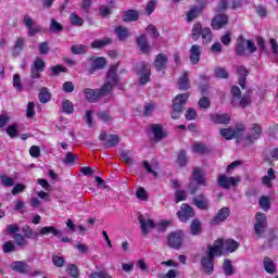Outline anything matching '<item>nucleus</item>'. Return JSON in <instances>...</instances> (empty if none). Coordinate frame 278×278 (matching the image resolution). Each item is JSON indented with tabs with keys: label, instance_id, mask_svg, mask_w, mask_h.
<instances>
[{
	"label": "nucleus",
	"instance_id": "obj_1",
	"mask_svg": "<svg viewBox=\"0 0 278 278\" xmlns=\"http://www.w3.org/2000/svg\"><path fill=\"white\" fill-rule=\"evenodd\" d=\"M240 247V243L233 239H217L213 245H210V255H217L220 257L223 251L226 253H233Z\"/></svg>",
	"mask_w": 278,
	"mask_h": 278
},
{
	"label": "nucleus",
	"instance_id": "obj_2",
	"mask_svg": "<svg viewBox=\"0 0 278 278\" xmlns=\"http://www.w3.org/2000/svg\"><path fill=\"white\" fill-rule=\"evenodd\" d=\"M118 71V67L116 65H112L106 74V81L103 84V86L98 89L100 92V97H108L112 94V90H114V86L118 84V75H116V72Z\"/></svg>",
	"mask_w": 278,
	"mask_h": 278
},
{
	"label": "nucleus",
	"instance_id": "obj_3",
	"mask_svg": "<svg viewBox=\"0 0 278 278\" xmlns=\"http://www.w3.org/2000/svg\"><path fill=\"white\" fill-rule=\"evenodd\" d=\"M189 98L190 93H179L174 98L172 112V118H174V121H177V118L184 114V110L186 109V103L188 102Z\"/></svg>",
	"mask_w": 278,
	"mask_h": 278
},
{
	"label": "nucleus",
	"instance_id": "obj_4",
	"mask_svg": "<svg viewBox=\"0 0 278 278\" xmlns=\"http://www.w3.org/2000/svg\"><path fill=\"white\" fill-rule=\"evenodd\" d=\"M108 62L103 56H91L87 60L86 70L89 75H94L97 71H101V68H105Z\"/></svg>",
	"mask_w": 278,
	"mask_h": 278
},
{
	"label": "nucleus",
	"instance_id": "obj_5",
	"mask_svg": "<svg viewBox=\"0 0 278 278\" xmlns=\"http://www.w3.org/2000/svg\"><path fill=\"white\" fill-rule=\"evenodd\" d=\"M137 75H139L140 86H144L151 81V65L149 63H140L137 66Z\"/></svg>",
	"mask_w": 278,
	"mask_h": 278
},
{
	"label": "nucleus",
	"instance_id": "obj_6",
	"mask_svg": "<svg viewBox=\"0 0 278 278\" xmlns=\"http://www.w3.org/2000/svg\"><path fill=\"white\" fill-rule=\"evenodd\" d=\"M138 220L143 236H149L151 230L155 229V222L150 216L139 215Z\"/></svg>",
	"mask_w": 278,
	"mask_h": 278
},
{
	"label": "nucleus",
	"instance_id": "obj_7",
	"mask_svg": "<svg viewBox=\"0 0 278 278\" xmlns=\"http://www.w3.org/2000/svg\"><path fill=\"white\" fill-rule=\"evenodd\" d=\"M217 184L220 188L230 190L231 187L238 186V184H240V177H227L225 174H222L217 178Z\"/></svg>",
	"mask_w": 278,
	"mask_h": 278
},
{
	"label": "nucleus",
	"instance_id": "obj_8",
	"mask_svg": "<svg viewBox=\"0 0 278 278\" xmlns=\"http://www.w3.org/2000/svg\"><path fill=\"white\" fill-rule=\"evenodd\" d=\"M184 243V232L177 231V232H170L167 236V244L170 247V249H175L176 251H179L181 249V244Z\"/></svg>",
	"mask_w": 278,
	"mask_h": 278
},
{
	"label": "nucleus",
	"instance_id": "obj_9",
	"mask_svg": "<svg viewBox=\"0 0 278 278\" xmlns=\"http://www.w3.org/2000/svg\"><path fill=\"white\" fill-rule=\"evenodd\" d=\"M177 216L181 223H188L190 218H194V208L189 206L187 203L181 204L180 211L177 213Z\"/></svg>",
	"mask_w": 278,
	"mask_h": 278
},
{
	"label": "nucleus",
	"instance_id": "obj_10",
	"mask_svg": "<svg viewBox=\"0 0 278 278\" xmlns=\"http://www.w3.org/2000/svg\"><path fill=\"white\" fill-rule=\"evenodd\" d=\"M214 257H218V254L211 255L208 245L207 256H204L201 260L203 270L206 275H212V273H214Z\"/></svg>",
	"mask_w": 278,
	"mask_h": 278
},
{
	"label": "nucleus",
	"instance_id": "obj_11",
	"mask_svg": "<svg viewBox=\"0 0 278 278\" xmlns=\"http://www.w3.org/2000/svg\"><path fill=\"white\" fill-rule=\"evenodd\" d=\"M24 25L27 27L28 36L30 38H34L36 34H40V31H42V26L36 25V22H34L29 15L24 16Z\"/></svg>",
	"mask_w": 278,
	"mask_h": 278
},
{
	"label": "nucleus",
	"instance_id": "obj_12",
	"mask_svg": "<svg viewBox=\"0 0 278 278\" xmlns=\"http://www.w3.org/2000/svg\"><path fill=\"white\" fill-rule=\"evenodd\" d=\"M99 140L104 142L105 149H112V147H116L118 142H121V137L118 135H109L105 132H101L99 136Z\"/></svg>",
	"mask_w": 278,
	"mask_h": 278
},
{
	"label": "nucleus",
	"instance_id": "obj_13",
	"mask_svg": "<svg viewBox=\"0 0 278 278\" xmlns=\"http://www.w3.org/2000/svg\"><path fill=\"white\" fill-rule=\"evenodd\" d=\"M10 266L12 270L20 273L21 275H27V273L31 270V266H29V264H27L25 261H15L11 263Z\"/></svg>",
	"mask_w": 278,
	"mask_h": 278
},
{
	"label": "nucleus",
	"instance_id": "obj_14",
	"mask_svg": "<svg viewBox=\"0 0 278 278\" xmlns=\"http://www.w3.org/2000/svg\"><path fill=\"white\" fill-rule=\"evenodd\" d=\"M154 68L157 72L165 71L168 64V54L166 53H159L154 59Z\"/></svg>",
	"mask_w": 278,
	"mask_h": 278
},
{
	"label": "nucleus",
	"instance_id": "obj_15",
	"mask_svg": "<svg viewBox=\"0 0 278 278\" xmlns=\"http://www.w3.org/2000/svg\"><path fill=\"white\" fill-rule=\"evenodd\" d=\"M203 51V48L199 45L191 46L189 50V59L191 64H199L201 60V53Z\"/></svg>",
	"mask_w": 278,
	"mask_h": 278
},
{
	"label": "nucleus",
	"instance_id": "obj_16",
	"mask_svg": "<svg viewBox=\"0 0 278 278\" xmlns=\"http://www.w3.org/2000/svg\"><path fill=\"white\" fill-rule=\"evenodd\" d=\"M227 23H229V16L225 14H218L212 20V27L213 29H223Z\"/></svg>",
	"mask_w": 278,
	"mask_h": 278
},
{
	"label": "nucleus",
	"instance_id": "obj_17",
	"mask_svg": "<svg viewBox=\"0 0 278 278\" xmlns=\"http://www.w3.org/2000/svg\"><path fill=\"white\" fill-rule=\"evenodd\" d=\"M83 93L85 94V97H86L87 101H89V103H97V101H99V99H102L99 89L86 88V89H84Z\"/></svg>",
	"mask_w": 278,
	"mask_h": 278
},
{
	"label": "nucleus",
	"instance_id": "obj_18",
	"mask_svg": "<svg viewBox=\"0 0 278 278\" xmlns=\"http://www.w3.org/2000/svg\"><path fill=\"white\" fill-rule=\"evenodd\" d=\"M211 121L212 123H215V125H229V123H231V116H229L227 113H216L211 115Z\"/></svg>",
	"mask_w": 278,
	"mask_h": 278
},
{
	"label": "nucleus",
	"instance_id": "obj_19",
	"mask_svg": "<svg viewBox=\"0 0 278 278\" xmlns=\"http://www.w3.org/2000/svg\"><path fill=\"white\" fill-rule=\"evenodd\" d=\"M260 136H262V127H260V125L257 124H254L251 129V132L247 136L245 140L248 144H253V141L257 140Z\"/></svg>",
	"mask_w": 278,
	"mask_h": 278
},
{
	"label": "nucleus",
	"instance_id": "obj_20",
	"mask_svg": "<svg viewBox=\"0 0 278 278\" xmlns=\"http://www.w3.org/2000/svg\"><path fill=\"white\" fill-rule=\"evenodd\" d=\"M229 207H223L217 212V215L213 218L212 225H218V223H223L229 218Z\"/></svg>",
	"mask_w": 278,
	"mask_h": 278
},
{
	"label": "nucleus",
	"instance_id": "obj_21",
	"mask_svg": "<svg viewBox=\"0 0 278 278\" xmlns=\"http://www.w3.org/2000/svg\"><path fill=\"white\" fill-rule=\"evenodd\" d=\"M277 179V175H275V169L269 168L267 170V175L262 178V184L266 188H273V181Z\"/></svg>",
	"mask_w": 278,
	"mask_h": 278
},
{
	"label": "nucleus",
	"instance_id": "obj_22",
	"mask_svg": "<svg viewBox=\"0 0 278 278\" xmlns=\"http://www.w3.org/2000/svg\"><path fill=\"white\" fill-rule=\"evenodd\" d=\"M193 203L199 207V210H207V207H210V200H207L203 194L193 198Z\"/></svg>",
	"mask_w": 278,
	"mask_h": 278
},
{
	"label": "nucleus",
	"instance_id": "obj_23",
	"mask_svg": "<svg viewBox=\"0 0 278 278\" xmlns=\"http://www.w3.org/2000/svg\"><path fill=\"white\" fill-rule=\"evenodd\" d=\"M179 90H189L190 88V76L188 72H185L178 79Z\"/></svg>",
	"mask_w": 278,
	"mask_h": 278
},
{
	"label": "nucleus",
	"instance_id": "obj_24",
	"mask_svg": "<svg viewBox=\"0 0 278 278\" xmlns=\"http://www.w3.org/2000/svg\"><path fill=\"white\" fill-rule=\"evenodd\" d=\"M150 129L154 136L155 142H160V140L164 138V130L162 129V126H160V124H151Z\"/></svg>",
	"mask_w": 278,
	"mask_h": 278
},
{
	"label": "nucleus",
	"instance_id": "obj_25",
	"mask_svg": "<svg viewBox=\"0 0 278 278\" xmlns=\"http://www.w3.org/2000/svg\"><path fill=\"white\" fill-rule=\"evenodd\" d=\"M192 177L199 186H207V180L205 179V177H203V173L201 172V168L199 167L193 168Z\"/></svg>",
	"mask_w": 278,
	"mask_h": 278
},
{
	"label": "nucleus",
	"instance_id": "obj_26",
	"mask_svg": "<svg viewBox=\"0 0 278 278\" xmlns=\"http://www.w3.org/2000/svg\"><path fill=\"white\" fill-rule=\"evenodd\" d=\"M237 73L240 75L239 77V86H241L242 89H244V84H247V76L249 75V71L247 67L239 65L237 66Z\"/></svg>",
	"mask_w": 278,
	"mask_h": 278
},
{
	"label": "nucleus",
	"instance_id": "obj_27",
	"mask_svg": "<svg viewBox=\"0 0 278 278\" xmlns=\"http://www.w3.org/2000/svg\"><path fill=\"white\" fill-rule=\"evenodd\" d=\"M39 233L41 236H49V233H53L56 238H62V231L55 229L53 226H46L40 228Z\"/></svg>",
	"mask_w": 278,
	"mask_h": 278
},
{
	"label": "nucleus",
	"instance_id": "obj_28",
	"mask_svg": "<svg viewBox=\"0 0 278 278\" xmlns=\"http://www.w3.org/2000/svg\"><path fill=\"white\" fill-rule=\"evenodd\" d=\"M137 45L141 53H149V40L147 39V35H141L137 38Z\"/></svg>",
	"mask_w": 278,
	"mask_h": 278
},
{
	"label": "nucleus",
	"instance_id": "obj_29",
	"mask_svg": "<svg viewBox=\"0 0 278 278\" xmlns=\"http://www.w3.org/2000/svg\"><path fill=\"white\" fill-rule=\"evenodd\" d=\"M263 266H264L266 273H268L269 275L275 274V270H277V267L275 266V263L268 256H266L264 258Z\"/></svg>",
	"mask_w": 278,
	"mask_h": 278
},
{
	"label": "nucleus",
	"instance_id": "obj_30",
	"mask_svg": "<svg viewBox=\"0 0 278 278\" xmlns=\"http://www.w3.org/2000/svg\"><path fill=\"white\" fill-rule=\"evenodd\" d=\"M112 42L111 38L96 39L91 42L92 49H103V47H108Z\"/></svg>",
	"mask_w": 278,
	"mask_h": 278
},
{
	"label": "nucleus",
	"instance_id": "obj_31",
	"mask_svg": "<svg viewBox=\"0 0 278 278\" xmlns=\"http://www.w3.org/2000/svg\"><path fill=\"white\" fill-rule=\"evenodd\" d=\"M139 17L138 11L129 10L123 15V21L124 23H131L138 21Z\"/></svg>",
	"mask_w": 278,
	"mask_h": 278
},
{
	"label": "nucleus",
	"instance_id": "obj_32",
	"mask_svg": "<svg viewBox=\"0 0 278 278\" xmlns=\"http://www.w3.org/2000/svg\"><path fill=\"white\" fill-rule=\"evenodd\" d=\"M22 231L24 237L29 240H38V236H40V232L34 231L29 226H24Z\"/></svg>",
	"mask_w": 278,
	"mask_h": 278
},
{
	"label": "nucleus",
	"instance_id": "obj_33",
	"mask_svg": "<svg viewBox=\"0 0 278 278\" xmlns=\"http://www.w3.org/2000/svg\"><path fill=\"white\" fill-rule=\"evenodd\" d=\"M25 47V39L23 37H18L13 46V55H21L23 48Z\"/></svg>",
	"mask_w": 278,
	"mask_h": 278
},
{
	"label": "nucleus",
	"instance_id": "obj_34",
	"mask_svg": "<svg viewBox=\"0 0 278 278\" xmlns=\"http://www.w3.org/2000/svg\"><path fill=\"white\" fill-rule=\"evenodd\" d=\"M223 270L226 277H231L233 275V262L229 258H226L223 264Z\"/></svg>",
	"mask_w": 278,
	"mask_h": 278
},
{
	"label": "nucleus",
	"instance_id": "obj_35",
	"mask_svg": "<svg viewBox=\"0 0 278 278\" xmlns=\"http://www.w3.org/2000/svg\"><path fill=\"white\" fill-rule=\"evenodd\" d=\"M219 134L222 138H225V140H233L238 132H236L233 128H223L219 130Z\"/></svg>",
	"mask_w": 278,
	"mask_h": 278
},
{
	"label": "nucleus",
	"instance_id": "obj_36",
	"mask_svg": "<svg viewBox=\"0 0 278 278\" xmlns=\"http://www.w3.org/2000/svg\"><path fill=\"white\" fill-rule=\"evenodd\" d=\"M247 51V39L240 37L237 41L236 53L237 55H244Z\"/></svg>",
	"mask_w": 278,
	"mask_h": 278
},
{
	"label": "nucleus",
	"instance_id": "obj_37",
	"mask_svg": "<svg viewBox=\"0 0 278 278\" xmlns=\"http://www.w3.org/2000/svg\"><path fill=\"white\" fill-rule=\"evenodd\" d=\"M254 226L268 227V219L266 218V214L256 213Z\"/></svg>",
	"mask_w": 278,
	"mask_h": 278
},
{
	"label": "nucleus",
	"instance_id": "obj_38",
	"mask_svg": "<svg viewBox=\"0 0 278 278\" xmlns=\"http://www.w3.org/2000/svg\"><path fill=\"white\" fill-rule=\"evenodd\" d=\"M115 34L118 38V40H127V37L129 36V29H127L124 26H117L115 28Z\"/></svg>",
	"mask_w": 278,
	"mask_h": 278
},
{
	"label": "nucleus",
	"instance_id": "obj_39",
	"mask_svg": "<svg viewBox=\"0 0 278 278\" xmlns=\"http://www.w3.org/2000/svg\"><path fill=\"white\" fill-rule=\"evenodd\" d=\"M88 51V46L86 45H73L71 52L73 55H84Z\"/></svg>",
	"mask_w": 278,
	"mask_h": 278
},
{
	"label": "nucleus",
	"instance_id": "obj_40",
	"mask_svg": "<svg viewBox=\"0 0 278 278\" xmlns=\"http://www.w3.org/2000/svg\"><path fill=\"white\" fill-rule=\"evenodd\" d=\"M39 101L40 103H49V101H51V93L47 87L40 89Z\"/></svg>",
	"mask_w": 278,
	"mask_h": 278
},
{
	"label": "nucleus",
	"instance_id": "obj_41",
	"mask_svg": "<svg viewBox=\"0 0 278 278\" xmlns=\"http://www.w3.org/2000/svg\"><path fill=\"white\" fill-rule=\"evenodd\" d=\"M202 31H203V26L200 23H195L192 27L191 38L193 40H197L198 38H201Z\"/></svg>",
	"mask_w": 278,
	"mask_h": 278
},
{
	"label": "nucleus",
	"instance_id": "obj_42",
	"mask_svg": "<svg viewBox=\"0 0 278 278\" xmlns=\"http://www.w3.org/2000/svg\"><path fill=\"white\" fill-rule=\"evenodd\" d=\"M258 204L264 212H268V210H270V198H268L267 195L261 197L258 200Z\"/></svg>",
	"mask_w": 278,
	"mask_h": 278
},
{
	"label": "nucleus",
	"instance_id": "obj_43",
	"mask_svg": "<svg viewBox=\"0 0 278 278\" xmlns=\"http://www.w3.org/2000/svg\"><path fill=\"white\" fill-rule=\"evenodd\" d=\"M201 37L203 39L204 45H210L212 42V29L205 27L202 29Z\"/></svg>",
	"mask_w": 278,
	"mask_h": 278
},
{
	"label": "nucleus",
	"instance_id": "obj_44",
	"mask_svg": "<svg viewBox=\"0 0 278 278\" xmlns=\"http://www.w3.org/2000/svg\"><path fill=\"white\" fill-rule=\"evenodd\" d=\"M190 229H191L192 236H199L202 229L201 222L199 219H193L191 223Z\"/></svg>",
	"mask_w": 278,
	"mask_h": 278
},
{
	"label": "nucleus",
	"instance_id": "obj_45",
	"mask_svg": "<svg viewBox=\"0 0 278 278\" xmlns=\"http://www.w3.org/2000/svg\"><path fill=\"white\" fill-rule=\"evenodd\" d=\"M215 77L218 79H228L229 78V72L225 67H216L215 68Z\"/></svg>",
	"mask_w": 278,
	"mask_h": 278
},
{
	"label": "nucleus",
	"instance_id": "obj_46",
	"mask_svg": "<svg viewBox=\"0 0 278 278\" xmlns=\"http://www.w3.org/2000/svg\"><path fill=\"white\" fill-rule=\"evenodd\" d=\"M13 239L17 247H27V239L22 233H15Z\"/></svg>",
	"mask_w": 278,
	"mask_h": 278
},
{
	"label": "nucleus",
	"instance_id": "obj_47",
	"mask_svg": "<svg viewBox=\"0 0 278 278\" xmlns=\"http://www.w3.org/2000/svg\"><path fill=\"white\" fill-rule=\"evenodd\" d=\"M62 110H63V112H65V114H73V112H75L73 102H71L70 100H63Z\"/></svg>",
	"mask_w": 278,
	"mask_h": 278
},
{
	"label": "nucleus",
	"instance_id": "obj_48",
	"mask_svg": "<svg viewBox=\"0 0 278 278\" xmlns=\"http://www.w3.org/2000/svg\"><path fill=\"white\" fill-rule=\"evenodd\" d=\"M177 164L178 166L182 167L188 164V156H186V152L180 150L177 156Z\"/></svg>",
	"mask_w": 278,
	"mask_h": 278
},
{
	"label": "nucleus",
	"instance_id": "obj_49",
	"mask_svg": "<svg viewBox=\"0 0 278 278\" xmlns=\"http://www.w3.org/2000/svg\"><path fill=\"white\" fill-rule=\"evenodd\" d=\"M168 227H170V220H161L157 225H155V229L160 232V233H164V231H166V229H168Z\"/></svg>",
	"mask_w": 278,
	"mask_h": 278
},
{
	"label": "nucleus",
	"instance_id": "obj_50",
	"mask_svg": "<svg viewBox=\"0 0 278 278\" xmlns=\"http://www.w3.org/2000/svg\"><path fill=\"white\" fill-rule=\"evenodd\" d=\"M0 181L5 188H12L14 186V178L8 177L7 175H0Z\"/></svg>",
	"mask_w": 278,
	"mask_h": 278
},
{
	"label": "nucleus",
	"instance_id": "obj_51",
	"mask_svg": "<svg viewBox=\"0 0 278 278\" xmlns=\"http://www.w3.org/2000/svg\"><path fill=\"white\" fill-rule=\"evenodd\" d=\"M70 22L77 27H81V25H84V18L75 13L70 15Z\"/></svg>",
	"mask_w": 278,
	"mask_h": 278
},
{
	"label": "nucleus",
	"instance_id": "obj_52",
	"mask_svg": "<svg viewBox=\"0 0 278 278\" xmlns=\"http://www.w3.org/2000/svg\"><path fill=\"white\" fill-rule=\"evenodd\" d=\"M64 30V26H62V24H60V22H56L55 20H51L50 22V31H53V34L58 33V31H63Z\"/></svg>",
	"mask_w": 278,
	"mask_h": 278
},
{
	"label": "nucleus",
	"instance_id": "obj_53",
	"mask_svg": "<svg viewBox=\"0 0 278 278\" xmlns=\"http://www.w3.org/2000/svg\"><path fill=\"white\" fill-rule=\"evenodd\" d=\"M199 8L193 7L191 8V10L187 13V21L188 23H192V21H194V18H197V16H199Z\"/></svg>",
	"mask_w": 278,
	"mask_h": 278
},
{
	"label": "nucleus",
	"instance_id": "obj_54",
	"mask_svg": "<svg viewBox=\"0 0 278 278\" xmlns=\"http://www.w3.org/2000/svg\"><path fill=\"white\" fill-rule=\"evenodd\" d=\"M13 87L17 92H23V84L21 83V75L15 74L13 76Z\"/></svg>",
	"mask_w": 278,
	"mask_h": 278
},
{
	"label": "nucleus",
	"instance_id": "obj_55",
	"mask_svg": "<svg viewBox=\"0 0 278 278\" xmlns=\"http://www.w3.org/2000/svg\"><path fill=\"white\" fill-rule=\"evenodd\" d=\"M76 160H77V155L73 154V152H67L65 154V157L63 159V164H68L73 166Z\"/></svg>",
	"mask_w": 278,
	"mask_h": 278
},
{
	"label": "nucleus",
	"instance_id": "obj_56",
	"mask_svg": "<svg viewBox=\"0 0 278 278\" xmlns=\"http://www.w3.org/2000/svg\"><path fill=\"white\" fill-rule=\"evenodd\" d=\"M123 162H125L128 166H132L134 164V159L131 157V152L129 151H124L121 153Z\"/></svg>",
	"mask_w": 278,
	"mask_h": 278
},
{
	"label": "nucleus",
	"instance_id": "obj_57",
	"mask_svg": "<svg viewBox=\"0 0 278 278\" xmlns=\"http://www.w3.org/2000/svg\"><path fill=\"white\" fill-rule=\"evenodd\" d=\"M2 251H3V253H12V252L16 251V245H14V243L12 241H7V242H4V244L2 247Z\"/></svg>",
	"mask_w": 278,
	"mask_h": 278
},
{
	"label": "nucleus",
	"instance_id": "obj_58",
	"mask_svg": "<svg viewBox=\"0 0 278 278\" xmlns=\"http://www.w3.org/2000/svg\"><path fill=\"white\" fill-rule=\"evenodd\" d=\"M7 134L10 138H16L18 136V127L16 125L8 126Z\"/></svg>",
	"mask_w": 278,
	"mask_h": 278
},
{
	"label": "nucleus",
	"instance_id": "obj_59",
	"mask_svg": "<svg viewBox=\"0 0 278 278\" xmlns=\"http://www.w3.org/2000/svg\"><path fill=\"white\" fill-rule=\"evenodd\" d=\"M39 53L41 55H48L49 53V41H43L38 45Z\"/></svg>",
	"mask_w": 278,
	"mask_h": 278
},
{
	"label": "nucleus",
	"instance_id": "obj_60",
	"mask_svg": "<svg viewBox=\"0 0 278 278\" xmlns=\"http://www.w3.org/2000/svg\"><path fill=\"white\" fill-rule=\"evenodd\" d=\"M27 186L23 185V184H17L13 187L11 193L16 197V194H20V192H25Z\"/></svg>",
	"mask_w": 278,
	"mask_h": 278
},
{
	"label": "nucleus",
	"instance_id": "obj_61",
	"mask_svg": "<svg viewBox=\"0 0 278 278\" xmlns=\"http://www.w3.org/2000/svg\"><path fill=\"white\" fill-rule=\"evenodd\" d=\"M67 273L73 278H78L79 277V268H77V266H75V265H70L67 267Z\"/></svg>",
	"mask_w": 278,
	"mask_h": 278
},
{
	"label": "nucleus",
	"instance_id": "obj_62",
	"mask_svg": "<svg viewBox=\"0 0 278 278\" xmlns=\"http://www.w3.org/2000/svg\"><path fill=\"white\" fill-rule=\"evenodd\" d=\"M98 118L99 121H102L103 123H110V121H112V116L110 115V113L102 111L98 113Z\"/></svg>",
	"mask_w": 278,
	"mask_h": 278
},
{
	"label": "nucleus",
	"instance_id": "obj_63",
	"mask_svg": "<svg viewBox=\"0 0 278 278\" xmlns=\"http://www.w3.org/2000/svg\"><path fill=\"white\" fill-rule=\"evenodd\" d=\"M33 68H36L41 73H45V61H42L41 59H36L34 62Z\"/></svg>",
	"mask_w": 278,
	"mask_h": 278
},
{
	"label": "nucleus",
	"instance_id": "obj_64",
	"mask_svg": "<svg viewBox=\"0 0 278 278\" xmlns=\"http://www.w3.org/2000/svg\"><path fill=\"white\" fill-rule=\"evenodd\" d=\"M207 151V148L203 143H195L193 146V153H205Z\"/></svg>",
	"mask_w": 278,
	"mask_h": 278
}]
</instances>
